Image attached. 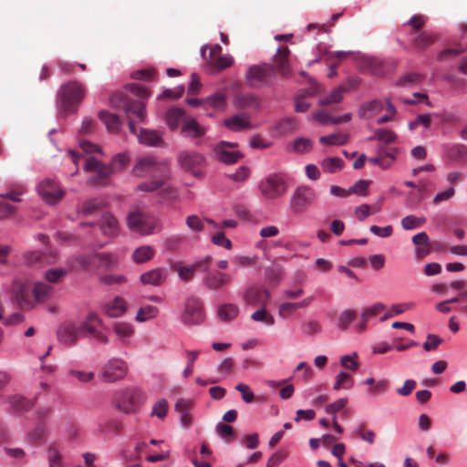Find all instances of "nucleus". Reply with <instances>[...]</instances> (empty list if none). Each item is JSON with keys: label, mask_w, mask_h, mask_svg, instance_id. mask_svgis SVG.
<instances>
[{"label": "nucleus", "mask_w": 467, "mask_h": 467, "mask_svg": "<svg viewBox=\"0 0 467 467\" xmlns=\"http://www.w3.org/2000/svg\"><path fill=\"white\" fill-rule=\"evenodd\" d=\"M135 176L151 177L150 182L140 183L136 190L145 192H152L160 190L163 199H175L178 196L177 190L169 182L170 168L165 161H159L152 155H147L138 160L132 169Z\"/></svg>", "instance_id": "f257e3e1"}, {"label": "nucleus", "mask_w": 467, "mask_h": 467, "mask_svg": "<svg viewBox=\"0 0 467 467\" xmlns=\"http://www.w3.org/2000/svg\"><path fill=\"white\" fill-rule=\"evenodd\" d=\"M67 156L77 166L72 175L78 172V164L81 160H84V170L94 174L88 179V182L92 184L103 183L113 171L123 170L130 161L129 155L126 152H120L115 155L111 161L110 166H106L96 158L87 157L82 152H77L73 150L67 151Z\"/></svg>", "instance_id": "f03ea898"}, {"label": "nucleus", "mask_w": 467, "mask_h": 467, "mask_svg": "<svg viewBox=\"0 0 467 467\" xmlns=\"http://www.w3.org/2000/svg\"><path fill=\"white\" fill-rule=\"evenodd\" d=\"M85 97V89L81 83L69 81L62 85L57 95L58 114L63 117L77 113L78 105Z\"/></svg>", "instance_id": "7ed1b4c3"}, {"label": "nucleus", "mask_w": 467, "mask_h": 467, "mask_svg": "<svg viewBox=\"0 0 467 467\" xmlns=\"http://www.w3.org/2000/svg\"><path fill=\"white\" fill-rule=\"evenodd\" d=\"M127 224L130 231L141 235L154 233L158 222L138 206L131 207L127 215Z\"/></svg>", "instance_id": "20e7f679"}, {"label": "nucleus", "mask_w": 467, "mask_h": 467, "mask_svg": "<svg viewBox=\"0 0 467 467\" xmlns=\"http://www.w3.org/2000/svg\"><path fill=\"white\" fill-rule=\"evenodd\" d=\"M258 189L265 199L276 200L285 194L288 184L284 174L273 172L259 182Z\"/></svg>", "instance_id": "39448f33"}, {"label": "nucleus", "mask_w": 467, "mask_h": 467, "mask_svg": "<svg viewBox=\"0 0 467 467\" xmlns=\"http://www.w3.org/2000/svg\"><path fill=\"white\" fill-rule=\"evenodd\" d=\"M117 409L125 414L135 412L144 402L143 392L136 388L120 389L114 396Z\"/></svg>", "instance_id": "423d86ee"}, {"label": "nucleus", "mask_w": 467, "mask_h": 467, "mask_svg": "<svg viewBox=\"0 0 467 467\" xmlns=\"http://www.w3.org/2000/svg\"><path fill=\"white\" fill-rule=\"evenodd\" d=\"M177 161L180 167L191 172L196 178H202L204 175L202 168L206 164V159L203 154L195 150H182L178 153Z\"/></svg>", "instance_id": "0eeeda50"}, {"label": "nucleus", "mask_w": 467, "mask_h": 467, "mask_svg": "<svg viewBox=\"0 0 467 467\" xmlns=\"http://www.w3.org/2000/svg\"><path fill=\"white\" fill-rule=\"evenodd\" d=\"M128 364L119 358L108 359L99 372V378L107 383H113L125 378L128 373Z\"/></svg>", "instance_id": "6e6552de"}, {"label": "nucleus", "mask_w": 467, "mask_h": 467, "mask_svg": "<svg viewBox=\"0 0 467 467\" xmlns=\"http://www.w3.org/2000/svg\"><path fill=\"white\" fill-rule=\"evenodd\" d=\"M275 70L270 64L254 65L248 68L245 74L247 84L252 88H261L272 82Z\"/></svg>", "instance_id": "1a4fd4ad"}, {"label": "nucleus", "mask_w": 467, "mask_h": 467, "mask_svg": "<svg viewBox=\"0 0 467 467\" xmlns=\"http://www.w3.org/2000/svg\"><path fill=\"white\" fill-rule=\"evenodd\" d=\"M316 199L313 189L307 186H298L289 200V208L292 214L298 215L306 211Z\"/></svg>", "instance_id": "9d476101"}, {"label": "nucleus", "mask_w": 467, "mask_h": 467, "mask_svg": "<svg viewBox=\"0 0 467 467\" xmlns=\"http://www.w3.org/2000/svg\"><path fill=\"white\" fill-rule=\"evenodd\" d=\"M237 147L236 142L221 140L212 146L213 157L224 164H234L244 157Z\"/></svg>", "instance_id": "9b49d317"}, {"label": "nucleus", "mask_w": 467, "mask_h": 467, "mask_svg": "<svg viewBox=\"0 0 467 467\" xmlns=\"http://www.w3.org/2000/svg\"><path fill=\"white\" fill-rule=\"evenodd\" d=\"M39 196L48 204L57 203L64 195L60 185L52 179L43 180L37 186Z\"/></svg>", "instance_id": "f8f14e48"}, {"label": "nucleus", "mask_w": 467, "mask_h": 467, "mask_svg": "<svg viewBox=\"0 0 467 467\" xmlns=\"http://www.w3.org/2000/svg\"><path fill=\"white\" fill-rule=\"evenodd\" d=\"M203 320L202 306L200 300L189 298L185 303L182 321L189 325H197Z\"/></svg>", "instance_id": "ddd939ff"}, {"label": "nucleus", "mask_w": 467, "mask_h": 467, "mask_svg": "<svg viewBox=\"0 0 467 467\" xmlns=\"http://www.w3.org/2000/svg\"><path fill=\"white\" fill-rule=\"evenodd\" d=\"M57 337L62 342L72 345L75 344L79 337H82L83 335L78 324L67 321L59 327Z\"/></svg>", "instance_id": "4468645a"}, {"label": "nucleus", "mask_w": 467, "mask_h": 467, "mask_svg": "<svg viewBox=\"0 0 467 467\" xmlns=\"http://www.w3.org/2000/svg\"><path fill=\"white\" fill-rule=\"evenodd\" d=\"M24 264L26 265H36L45 264H55L58 260L57 252H52L49 254H43L39 251H28L23 255Z\"/></svg>", "instance_id": "2eb2a0df"}, {"label": "nucleus", "mask_w": 467, "mask_h": 467, "mask_svg": "<svg viewBox=\"0 0 467 467\" xmlns=\"http://www.w3.org/2000/svg\"><path fill=\"white\" fill-rule=\"evenodd\" d=\"M169 272L165 267H156L140 275V280L143 285L159 286L167 279Z\"/></svg>", "instance_id": "dca6fc26"}, {"label": "nucleus", "mask_w": 467, "mask_h": 467, "mask_svg": "<svg viewBox=\"0 0 467 467\" xmlns=\"http://www.w3.org/2000/svg\"><path fill=\"white\" fill-rule=\"evenodd\" d=\"M210 261H211V256L206 255L205 257L197 260L196 262H194L192 265L179 267L177 269L179 278L184 282L190 281L193 277L197 269H199L200 267H202V272H207L208 271L207 265Z\"/></svg>", "instance_id": "f3484780"}, {"label": "nucleus", "mask_w": 467, "mask_h": 467, "mask_svg": "<svg viewBox=\"0 0 467 467\" xmlns=\"http://www.w3.org/2000/svg\"><path fill=\"white\" fill-rule=\"evenodd\" d=\"M224 126L234 132H239L244 130H250L253 128L251 119L247 113H237L223 120Z\"/></svg>", "instance_id": "a211bd4d"}, {"label": "nucleus", "mask_w": 467, "mask_h": 467, "mask_svg": "<svg viewBox=\"0 0 467 467\" xmlns=\"http://www.w3.org/2000/svg\"><path fill=\"white\" fill-rule=\"evenodd\" d=\"M231 282L228 274L213 270L209 272L202 279L203 285L210 290H218Z\"/></svg>", "instance_id": "6ab92c4d"}, {"label": "nucleus", "mask_w": 467, "mask_h": 467, "mask_svg": "<svg viewBox=\"0 0 467 467\" xmlns=\"http://www.w3.org/2000/svg\"><path fill=\"white\" fill-rule=\"evenodd\" d=\"M137 139L139 143L148 147H161L163 145L162 132L156 130L140 128Z\"/></svg>", "instance_id": "aec40b11"}, {"label": "nucleus", "mask_w": 467, "mask_h": 467, "mask_svg": "<svg viewBox=\"0 0 467 467\" xmlns=\"http://www.w3.org/2000/svg\"><path fill=\"white\" fill-rule=\"evenodd\" d=\"M386 309V305L381 302L374 303L373 305L364 308L360 315V321L358 325V330L359 332L364 331L367 327V322L372 317L383 313Z\"/></svg>", "instance_id": "412c9836"}, {"label": "nucleus", "mask_w": 467, "mask_h": 467, "mask_svg": "<svg viewBox=\"0 0 467 467\" xmlns=\"http://www.w3.org/2000/svg\"><path fill=\"white\" fill-rule=\"evenodd\" d=\"M269 293L267 290L259 287H250L245 291L244 300L249 306L265 305Z\"/></svg>", "instance_id": "4be33fe9"}, {"label": "nucleus", "mask_w": 467, "mask_h": 467, "mask_svg": "<svg viewBox=\"0 0 467 467\" xmlns=\"http://www.w3.org/2000/svg\"><path fill=\"white\" fill-rule=\"evenodd\" d=\"M124 111L129 119L140 122L144 121L146 118V105L143 100L125 103Z\"/></svg>", "instance_id": "5701e85b"}, {"label": "nucleus", "mask_w": 467, "mask_h": 467, "mask_svg": "<svg viewBox=\"0 0 467 467\" xmlns=\"http://www.w3.org/2000/svg\"><path fill=\"white\" fill-rule=\"evenodd\" d=\"M102 309L107 316L119 317L127 311V303L122 297L116 296L114 299L104 304Z\"/></svg>", "instance_id": "b1692460"}, {"label": "nucleus", "mask_w": 467, "mask_h": 467, "mask_svg": "<svg viewBox=\"0 0 467 467\" xmlns=\"http://www.w3.org/2000/svg\"><path fill=\"white\" fill-rule=\"evenodd\" d=\"M350 83L351 81L348 80V82L337 87L327 96L321 98L318 101V104L320 106H328L331 104L340 103L344 99V94L348 91V88L347 86Z\"/></svg>", "instance_id": "393cba45"}, {"label": "nucleus", "mask_w": 467, "mask_h": 467, "mask_svg": "<svg viewBox=\"0 0 467 467\" xmlns=\"http://www.w3.org/2000/svg\"><path fill=\"white\" fill-rule=\"evenodd\" d=\"M182 132L190 138H199L206 133V128L201 126L192 117H187L182 124Z\"/></svg>", "instance_id": "a878e982"}, {"label": "nucleus", "mask_w": 467, "mask_h": 467, "mask_svg": "<svg viewBox=\"0 0 467 467\" xmlns=\"http://www.w3.org/2000/svg\"><path fill=\"white\" fill-rule=\"evenodd\" d=\"M46 453L48 467H67L62 451L57 444H49Z\"/></svg>", "instance_id": "bb28decb"}, {"label": "nucleus", "mask_w": 467, "mask_h": 467, "mask_svg": "<svg viewBox=\"0 0 467 467\" xmlns=\"http://www.w3.org/2000/svg\"><path fill=\"white\" fill-rule=\"evenodd\" d=\"M233 106L237 109H257L260 104L256 95L253 93H241L234 97Z\"/></svg>", "instance_id": "cd10ccee"}, {"label": "nucleus", "mask_w": 467, "mask_h": 467, "mask_svg": "<svg viewBox=\"0 0 467 467\" xmlns=\"http://www.w3.org/2000/svg\"><path fill=\"white\" fill-rule=\"evenodd\" d=\"M383 102L380 99H372L363 103L359 109L358 115L361 119H369L383 109Z\"/></svg>", "instance_id": "c85d7f7f"}, {"label": "nucleus", "mask_w": 467, "mask_h": 467, "mask_svg": "<svg viewBox=\"0 0 467 467\" xmlns=\"http://www.w3.org/2000/svg\"><path fill=\"white\" fill-rule=\"evenodd\" d=\"M79 327H81V333L83 337L87 334L92 335L97 332V329L102 326V320L99 317L94 313L90 312L87 315L85 320L78 324Z\"/></svg>", "instance_id": "c756f323"}, {"label": "nucleus", "mask_w": 467, "mask_h": 467, "mask_svg": "<svg viewBox=\"0 0 467 467\" xmlns=\"http://www.w3.org/2000/svg\"><path fill=\"white\" fill-rule=\"evenodd\" d=\"M113 331L122 345H128L134 334L132 325L126 322L114 323Z\"/></svg>", "instance_id": "7c9ffc66"}, {"label": "nucleus", "mask_w": 467, "mask_h": 467, "mask_svg": "<svg viewBox=\"0 0 467 467\" xmlns=\"http://www.w3.org/2000/svg\"><path fill=\"white\" fill-rule=\"evenodd\" d=\"M7 403L9 409L16 412H24L29 410L34 406V401L26 400L23 396L16 394L8 398Z\"/></svg>", "instance_id": "2f4dec72"}, {"label": "nucleus", "mask_w": 467, "mask_h": 467, "mask_svg": "<svg viewBox=\"0 0 467 467\" xmlns=\"http://www.w3.org/2000/svg\"><path fill=\"white\" fill-rule=\"evenodd\" d=\"M90 263L99 268L109 269L116 265L117 256L110 253L95 254L90 257Z\"/></svg>", "instance_id": "473e14b6"}, {"label": "nucleus", "mask_w": 467, "mask_h": 467, "mask_svg": "<svg viewBox=\"0 0 467 467\" xmlns=\"http://www.w3.org/2000/svg\"><path fill=\"white\" fill-rule=\"evenodd\" d=\"M99 117L101 121L105 124L107 130L109 132H118L120 129L121 122L118 115L111 113L108 110H101L99 113Z\"/></svg>", "instance_id": "72a5a7b5"}, {"label": "nucleus", "mask_w": 467, "mask_h": 467, "mask_svg": "<svg viewBox=\"0 0 467 467\" xmlns=\"http://www.w3.org/2000/svg\"><path fill=\"white\" fill-rule=\"evenodd\" d=\"M100 228L107 235H117L119 230L118 220L111 213H105L100 220Z\"/></svg>", "instance_id": "f704fd0d"}, {"label": "nucleus", "mask_w": 467, "mask_h": 467, "mask_svg": "<svg viewBox=\"0 0 467 467\" xmlns=\"http://www.w3.org/2000/svg\"><path fill=\"white\" fill-rule=\"evenodd\" d=\"M155 255V249L150 245L137 247L132 253V260L136 264H143L151 260Z\"/></svg>", "instance_id": "c9c22d12"}, {"label": "nucleus", "mask_w": 467, "mask_h": 467, "mask_svg": "<svg viewBox=\"0 0 467 467\" xmlns=\"http://www.w3.org/2000/svg\"><path fill=\"white\" fill-rule=\"evenodd\" d=\"M279 55L275 57V62L276 64L278 71L284 76L287 77L290 74V64L288 60V49L280 47L277 48Z\"/></svg>", "instance_id": "e433bc0d"}, {"label": "nucleus", "mask_w": 467, "mask_h": 467, "mask_svg": "<svg viewBox=\"0 0 467 467\" xmlns=\"http://www.w3.org/2000/svg\"><path fill=\"white\" fill-rule=\"evenodd\" d=\"M158 315L159 309L157 306L147 305L139 308L135 320L142 323L157 317Z\"/></svg>", "instance_id": "4c0bfd02"}, {"label": "nucleus", "mask_w": 467, "mask_h": 467, "mask_svg": "<svg viewBox=\"0 0 467 467\" xmlns=\"http://www.w3.org/2000/svg\"><path fill=\"white\" fill-rule=\"evenodd\" d=\"M414 307V304L412 302H407V303H399V304H393L390 307V310L388 312H385L382 317H380V321H385L389 318H391L393 317L399 316L405 311L410 310Z\"/></svg>", "instance_id": "58836bf2"}, {"label": "nucleus", "mask_w": 467, "mask_h": 467, "mask_svg": "<svg viewBox=\"0 0 467 467\" xmlns=\"http://www.w3.org/2000/svg\"><path fill=\"white\" fill-rule=\"evenodd\" d=\"M239 314V307L234 304H224L218 308L217 315L223 321L234 319Z\"/></svg>", "instance_id": "ea45409f"}, {"label": "nucleus", "mask_w": 467, "mask_h": 467, "mask_svg": "<svg viewBox=\"0 0 467 467\" xmlns=\"http://www.w3.org/2000/svg\"><path fill=\"white\" fill-rule=\"evenodd\" d=\"M183 116H184V111L182 109L173 108V109H171L170 110H168V112L166 113V118H165L168 127L171 130H176L179 127L180 122H181L182 119L183 118Z\"/></svg>", "instance_id": "a19ab883"}, {"label": "nucleus", "mask_w": 467, "mask_h": 467, "mask_svg": "<svg viewBox=\"0 0 467 467\" xmlns=\"http://www.w3.org/2000/svg\"><path fill=\"white\" fill-rule=\"evenodd\" d=\"M47 435V427L45 422L37 421L35 429L28 432L26 441L30 443L42 441Z\"/></svg>", "instance_id": "79ce46f5"}, {"label": "nucleus", "mask_w": 467, "mask_h": 467, "mask_svg": "<svg viewBox=\"0 0 467 467\" xmlns=\"http://www.w3.org/2000/svg\"><path fill=\"white\" fill-rule=\"evenodd\" d=\"M204 101L208 107L223 109L226 105V95L223 91H217L204 99Z\"/></svg>", "instance_id": "37998d69"}, {"label": "nucleus", "mask_w": 467, "mask_h": 467, "mask_svg": "<svg viewBox=\"0 0 467 467\" xmlns=\"http://www.w3.org/2000/svg\"><path fill=\"white\" fill-rule=\"evenodd\" d=\"M52 292V287L44 283H36L32 293L36 302H44L47 300Z\"/></svg>", "instance_id": "c03bdc74"}, {"label": "nucleus", "mask_w": 467, "mask_h": 467, "mask_svg": "<svg viewBox=\"0 0 467 467\" xmlns=\"http://www.w3.org/2000/svg\"><path fill=\"white\" fill-rule=\"evenodd\" d=\"M321 168L327 173H334L343 168V161L338 157L326 158L321 162Z\"/></svg>", "instance_id": "a18cd8bd"}, {"label": "nucleus", "mask_w": 467, "mask_h": 467, "mask_svg": "<svg viewBox=\"0 0 467 467\" xmlns=\"http://www.w3.org/2000/svg\"><path fill=\"white\" fill-rule=\"evenodd\" d=\"M313 148V142L310 139L307 138H298L296 139L291 144V149L294 152L297 154H304L310 151Z\"/></svg>", "instance_id": "49530a36"}, {"label": "nucleus", "mask_w": 467, "mask_h": 467, "mask_svg": "<svg viewBox=\"0 0 467 467\" xmlns=\"http://www.w3.org/2000/svg\"><path fill=\"white\" fill-rule=\"evenodd\" d=\"M348 140V135L346 133L337 132L327 136H322L319 141L323 144L343 145Z\"/></svg>", "instance_id": "de8ad7c7"}, {"label": "nucleus", "mask_w": 467, "mask_h": 467, "mask_svg": "<svg viewBox=\"0 0 467 467\" xmlns=\"http://www.w3.org/2000/svg\"><path fill=\"white\" fill-rule=\"evenodd\" d=\"M354 386L353 379L345 371H340L336 376V380L333 386V389L338 390L340 389H349Z\"/></svg>", "instance_id": "09e8293b"}, {"label": "nucleus", "mask_w": 467, "mask_h": 467, "mask_svg": "<svg viewBox=\"0 0 467 467\" xmlns=\"http://www.w3.org/2000/svg\"><path fill=\"white\" fill-rule=\"evenodd\" d=\"M16 300L21 308L33 307V302L30 300V290L27 286H23L16 293Z\"/></svg>", "instance_id": "8fccbe9b"}, {"label": "nucleus", "mask_w": 467, "mask_h": 467, "mask_svg": "<svg viewBox=\"0 0 467 467\" xmlns=\"http://www.w3.org/2000/svg\"><path fill=\"white\" fill-rule=\"evenodd\" d=\"M353 432L368 444L375 442L376 433L372 430L366 429L364 424H359L355 427Z\"/></svg>", "instance_id": "3c124183"}, {"label": "nucleus", "mask_w": 467, "mask_h": 467, "mask_svg": "<svg viewBox=\"0 0 467 467\" xmlns=\"http://www.w3.org/2000/svg\"><path fill=\"white\" fill-rule=\"evenodd\" d=\"M215 431L226 443L232 442L234 436V431L232 426L219 422L215 427Z\"/></svg>", "instance_id": "603ef678"}, {"label": "nucleus", "mask_w": 467, "mask_h": 467, "mask_svg": "<svg viewBox=\"0 0 467 467\" xmlns=\"http://www.w3.org/2000/svg\"><path fill=\"white\" fill-rule=\"evenodd\" d=\"M426 222L424 217H417L415 215H407L401 220V226L405 230H412L420 227Z\"/></svg>", "instance_id": "864d4df0"}, {"label": "nucleus", "mask_w": 467, "mask_h": 467, "mask_svg": "<svg viewBox=\"0 0 467 467\" xmlns=\"http://www.w3.org/2000/svg\"><path fill=\"white\" fill-rule=\"evenodd\" d=\"M234 63V57L231 55H223L219 56V57H215L213 60H210L208 63L211 67L216 68L217 70H223L227 67H230Z\"/></svg>", "instance_id": "5fc2aeb1"}, {"label": "nucleus", "mask_w": 467, "mask_h": 467, "mask_svg": "<svg viewBox=\"0 0 467 467\" xmlns=\"http://www.w3.org/2000/svg\"><path fill=\"white\" fill-rule=\"evenodd\" d=\"M423 75L417 72H411L405 74L404 76L400 78L397 81V85L401 87H407L413 84H419L423 80Z\"/></svg>", "instance_id": "6e6d98bb"}, {"label": "nucleus", "mask_w": 467, "mask_h": 467, "mask_svg": "<svg viewBox=\"0 0 467 467\" xmlns=\"http://www.w3.org/2000/svg\"><path fill=\"white\" fill-rule=\"evenodd\" d=\"M311 119H315L321 125H337L340 124L339 119H335V117H332L328 113L325 112L324 110H319L315 113H313Z\"/></svg>", "instance_id": "4d7b16f0"}, {"label": "nucleus", "mask_w": 467, "mask_h": 467, "mask_svg": "<svg viewBox=\"0 0 467 467\" xmlns=\"http://www.w3.org/2000/svg\"><path fill=\"white\" fill-rule=\"evenodd\" d=\"M355 317V311L349 309L342 311L337 318V327L341 330H345Z\"/></svg>", "instance_id": "13d9d810"}, {"label": "nucleus", "mask_w": 467, "mask_h": 467, "mask_svg": "<svg viewBox=\"0 0 467 467\" xmlns=\"http://www.w3.org/2000/svg\"><path fill=\"white\" fill-rule=\"evenodd\" d=\"M251 318L254 321L264 322L267 326H272L275 323L274 317L267 313L265 305H263L261 308L254 312L251 316Z\"/></svg>", "instance_id": "bf43d9fd"}, {"label": "nucleus", "mask_w": 467, "mask_h": 467, "mask_svg": "<svg viewBox=\"0 0 467 467\" xmlns=\"http://www.w3.org/2000/svg\"><path fill=\"white\" fill-rule=\"evenodd\" d=\"M168 413V401L165 399H159L152 406L151 416L163 419Z\"/></svg>", "instance_id": "052dcab7"}, {"label": "nucleus", "mask_w": 467, "mask_h": 467, "mask_svg": "<svg viewBox=\"0 0 467 467\" xmlns=\"http://www.w3.org/2000/svg\"><path fill=\"white\" fill-rule=\"evenodd\" d=\"M184 243H185V237L183 235L173 234L165 239L164 245L170 251H176Z\"/></svg>", "instance_id": "680f3d73"}, {"label": "nucleus", "mask_w": 467, "mask_h": 467, "mask_svg": "<svg viewBox=\"0 0 467 467\" xmlns=\"http://www.w3.org/2000/svg\"><path fill=\"white\" fill-rule=\"evenodd\" d=\"M67 275V270L64 268H50L46 271L45 277L50 283H56L63 279Z\"/></svg>", "instance_id": "e2e57ef3"}, {"label": "nucleus", "mask_w": 467, "mask_h": 467, "mask_svg": "<svg viewBox=\"0 0 467 467\" xmlns=\"http://www.w3.org/2000/svg\"><path fill=\"white\" fill-rule=\"evenodd\" d=\"M413 44L417 47L423 48L434 41V36L427 32H421L413 38Z\"/></svg>", "instance_id": "0e129e2a"}, {"label": "nucleus", "mask_w": 467, "mask_h": 467, "mask_svg": "<svg viewBox=\"0 0 467 467\" xmlns=\"http://www.w3.org/2000/svg\"><path fill=\"white\" fill-rule=\"evenodd\" d=\"M369 185L368 181L358 180L352 186L349 187V194H358L360 196L367 195L368 188Z\"/></svg>", "instance_id": "69168bd1"}, {"label": "nucleus", "mask_w": 467, "mask_h": 467, "mask_svg": "<svg viewBox=\"0 0 467 467\" xmlns=\"http://www.w3.org/2000/svg\"><path fill=\"white\" fill-rule=\"evenodd\" d=\"M251 174V171L246 166H240L235 172L228 175V178L236 182L246 181Z\"/></svg>", "instance_id": "338daca9"}, {"label": "nucleus", "mask_w": 467, "mask_h": 467, "mask_svg": "<svg viewBox=\"0 0 467 467\" xmlns=\"http://www.w3.org/2000/svg\"><path fill=\"white\" fill-rule=\"evenodd\" d=\"M357 353L354 352L350 355H345L340 358V364L345 368L348 370H356L358 368V363L357 361Z\"/></svg>", "instance_id": "774afa93"}]
</instances>
